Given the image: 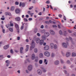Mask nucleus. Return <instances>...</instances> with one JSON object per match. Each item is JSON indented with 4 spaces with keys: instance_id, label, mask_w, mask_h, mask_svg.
Wrapping results in <instances>:
<instances>
[{
    "instance_id": "31",
    "label": "nucleus",
    "mask_w": 76,
    "mask_h": 76,
    "mask_svg": "<svg viewBox=\"0 0 76 76\" xmlns=\"http://www.w3.org/2000/svg\"><path fill=\"white\" fill-rule=\"evenodd\" d=\"M5 62H6V63H7V64H10V61H9L8 60L6 61Z\"/></svg>"
},
{
    "instance_id": "1",
    "label": "nucleus",
    "mask_w": 76,
    "mask_h": 76,
    "mask_svg": "<svg viewBox=\"0 0 76 76\" xmlns=\"http://www.w3.org/2000/svg\"><path fill=\"white\" fill-rule=\"evenodd\" d=\"M31 46L30 47V50H32V48H35V42L34 40H32L31 44Z\"/></svg>"
},
{
    "instance_id": "28",
    "label": "nucleus",
    "mask_w": 76,
    "mask_h": 76,
    "mask_svg": "<svg viewBox=\"0 0 76 76\" xmlns=\"http://www.w3.org/2000/svg\"><path fill=\"white\" fill-rule=\"evenodd\" d=\"M38 57H37L35 59V62H38Z\"/></svg>"
},
{
    "instance_id": "4",
    "label": "nucleus",
    "mask_w": 76,
    "mask_h": 76,
    "mask_svg": "<svg viewBox=\"0 0 76 76\" xmlns=\"http://www.w3.org/2000/svg\"><path fill=\"white\" fill-rule=\"evenodd\" d=\"M49 49V46L48 45H46L44 47V49L46 51H47Z\"/></svg>"
},
{
    "instance_id": "34",
    "label": "nucleus",
    "mask_w": 76,
    "mask_h": 76,
    "mask_svg": "<svg viewBox=\"0 0 76 76\" xmlns=\"http://www.w3.org/2000/svg\"><path fill=\"white\" fill-rule=\"evenodd\" d=\"M52 27L53 28H57V26L56 25H53L52 26Z\"/></svg>"
},
{
    "instance_id": "56",
    "label": "nucleus",
    "mask_w": 76,
    "mask_h": 76,
    "mask_svg": "<svg viewBox=\"0 0 76 76\" xmlns=\"http://www.w3.org/2000/svg\"><path fill=\"white\" fill-rule=\"evenodd\" d=\"M37 32V28L35 29V30H34V32L35 33H36V32Z\"/></svg>"
},
{
    "instance_id": "39",
    "label": "nucleus",
    "mask_w": 76,
    "mask_h": 76,
    "mask_svg": "<svg viewBox=\"0 0 76 76\" xmlns=\"http://www.w3.org/2000/svg\"><path fill=\"white\" fill-rule=\"evenodd\" d=\"M55 49H56L57 48V45H54V47Z\"/></svg>"
},
{
    "instance_id": "45",
    "label": "nucleus",
    "mask_w": 76,
    "mask_h": 76,
    "mask_svg": "<svg viewBox=\"0 0 76 76\" xmlns=\"http://www.w3.org/2000/svg\"><path fill=\"white\" fill-rule=\"evenodd\" d=\"M33 7H34L33 6L31 7H30L29 8V10H31V9H32Z\"/></svg>"
},
{
    "instance_id": "10",
    "label": "nucleus",
    "mask_w": 76,
    "mask_h": 76,
    "mask_svg": "<svg viewBox=\"0 0 76 76\" xmlns=\"http://www.w3.org/2000/svg\"><path fill=\"white\" fill-rule=\"evenodd\" d=\"M64 48H67V45L65 43H63L62 44Z\"/></svg>"
},
{
    "instance_id": "64",
    "label": "nucleus",
    "mask_w": 76,
    "mask_h": 76,
    "mask_svg": "<svg viewBox=\"0 0 76 76\" xmlns=\"http://www.w3.org/2000/svg\"><path fill=\"white\" fill-rule=\"evenodd\" d=\"M58 28H61V27H60V25H58Z\"/></svg>"
},
{
    "instance_id": "14",
    "label": "nucleus",
    "mask_w": 76,
    "mask_h": 76,
    "mask_svg": "<svg viewBox=\"0 0 76 76\" xmlns=\"http://www.w3.org/2000/svg\"><path fill=\"white\" fill-rule=\"evenodd\" d=\"M66 57H67L69 56H70V53L69 52H68L66 53Z\"/></svg>"
},
{
    "instance_id": "37",
    "label": "nucleus",
    "mask_w": 76,
    "mask_h": 76,
    "mask_svg": "<svg viewBox=\"0 0 76 76\" xmlns=\"http://www.w3.org/2000/svg\"><path fill=\"white\" fill-rule=\"evenodd\" d=\"M59 34L61 35L63 34V32H62V31H61V30L59 31Z\"/></svg>"
},
{
    "instance_id": "55",
    "label": "nucleus",
    "mask_w": 76,
    "mask_h": 76,
    "mask_svg": "<svg viewBox=\"0 0 76 76\" xmlns=\"http://www.w3.org/2000/svg\"><path fill=\"white\" fill-rule=\"evenodd\" d=\"M26 48H27L28 49H29V45H26Z\"/></svg>"
},
{
    "instance_id": "22",
    "label": "nucleus",
    "mask_w": 76,
    "mask_h": 76,
    "mask_svg": "<svg viewBox=\"0 0 76 76\" xmlns=\"http://www.w3.org/2000/svg\"><path fill=\"white\" fill-rule=\"evenodd\" d=\"M9 31H10L12 32L13 31V28H10L9 29Z\"/></svg>"
},
{
    "instance_id": "57",
    "label": "nucleus",
    "mask_w": 76,
    "mask_h": 76,
    "mask_svg": "<svg viewBox=\"0 0 76 76\" xmlns=\"http://www.w3.org/2000/svg\"><path fill=\"white\" fill-rule=\"evenodd\" d=\"M61 63H64L62 59H61Z\"/></svg>"
},
{
    "instance_id": "59",
    "label": "nucleus",
    "mask_w": 76,
    "mask_h": 76,
    "mask_svg": "<svg viewBox=\"0 0 76 76\" xmlns=\"http://www.w3.org/2000/svg\"><path fill=\"white\" fill-rule=\"evenodd\" d=\"M17 38V40H20V37H18Z\"/></svg>"
},
{
    "instance_id": "52",
    "label": "nucleus",
    "mask_w": 76,
    "mask_h": 76,
    "mask_svg": "<svg viewBox=\"0 0 76 76\" xmlns=\"http://www.w3.org/2000/svg\"><path fill=\"white\" fill-rule=\"evenodd\" d=\"M23 29V26H22L21 27V29L22 30Z\"/></svg>"
},
{
    "instance_id": "27",
    "label": "nucleus",
    "mask_w": 76,
    "mask_h": 76,
    "mask_svg": "<svg viewBox=\"0 0 76 76\" xmlns=\"http://www.w3.org/2000/svg\"><path fill=\"white\" fill-rule=\"evenodd\" d=\"M44 63L45 64H47V59H45L44 60Z\"/></svg>"
},
{
    "instance_id": "43",
    "label": "nucleus",
    "mask_w": 76,
    "mask_h": 76,
    "mask_svg": "<svg viewBox=\"0 0 76 76\" xmlns=\"http://www.w3.org/2000/svg\"><path fill=\"white\" fill-rule=\"evenodd\" d=\"M5 14L6 15H9V14L8 12H6Z\"/></svg>"
},
{
    "instance_id": "38",
    "label": "nucleus",
    "mask_w": 76,
    "mask_h": 76,
    "mask_svg": "<svg viewBox=\"0 0 76 76\" xmlns=\"http://www.w3.org/2000/svg\"><path fill=\"white\" fill-rule=\"evenodd\" d=\"M58 17H59V18H61V17L62 16V15H61V14H59L58 15Z\"/></svg>"
},
{
    "instance_id": "44",
    "label": "nucleus",
    "mask_w": 76,
    "mask_h": 76,
    "mask_svg": "<svg viewBox=\"0 0 76 76\" xmlns=\"http://www.w3.org/2000/svg\"><path fill=\"white\" fill-rule=\"evenodd\" d=\"M46 3H47V4H50V1H46Z\"/></svg>"
},
{
    "instance_id": "18",
    "label": "nucleus",
    "mask_w": 76,
    "mask_h": 76,
    "mask_svg": "<svg viewBox=\"0 0 76 76\" xmlns=\"http://www.w3.org/2000/svg\"><path fill=\"white\" fill-rule=\"evenodd\" d=\"M35 57V54H33L32 55V57H31V58H32V60H34Z\"/></svg>"
},
{
    "instance_id": "16",
    "label": "nucleus",
    "mask_w": 76,
    "mask_h": 76,
    "mask_svg": "<svg viewBox=\"0 0 76 76\" xmlns=\"http://www.w3.org/2000/svg\"><path fill=\"white\" fill-rule=\"evenodd\" d=\"M54 63L56 65H58L59 64V61H56Z\"/></svg>"
},
{
    "instance_id": "24",
    "label": "nucleus",
    "mask_w": 76,
    "mask_h": 76,
    "mask_svg": "<svg viewBox=\"0 0 76 76\" xmlns=\"http://www.w3.org/2000/svg\"><path fill=\"white\" fill-rule=\"evenodd\" d=\"M76 56V54L74 53H73L72 54V57H75Z\"/></svg>"
},
{
    "instance_id": "5",
    "label": "nucleus",
    "mask_w": 76,
    "mask_h": 76,
    "mask_svg": "<svg viewBox=\"0 0 76 76\" xmlns=\"http://www.w3.org/2000/svg\"><path fill=\"white\" fill-rule=\"evenodd\" d=\"M15 26L17 30H18L19 29V25H18V24H15Z\"/></svg>"
},
{
    "instance_id": "47",
    "label": "nucleus",
    "mask_w": 76,
    "mask_h": 76,
    "mask_svg": "<svg viewBox=\"0 0 76 76\" xmlns=\"http://www.w3.org/2000/svg\"><path fill=\"white\" fill-rule=\"evenodd\" d=\"M66 63L67 64H69L70 63V61L68 60L66 61Z\"/></svg>"
},
{
    "instance_id": "2",
    "label": "nucleus",
    "mask_w": 76,
    "mask_h": 76,
    "mask_svg": "<svg viewBox=\"0 0 76 76\" xmlns=\"http://www.w3.org/2000/svg\"><path fill=\"white\" fill-rule=\"evenodd\" d=\"M44 55L47 57H49V56L50 55V53H49V52L48 51L45 52L44 53Z\"/></svg>"
},
{
    "instance_id": "9",
    "label": "nucleus",
    "mask_w": 76,
    "mask_h": 76,
    "mask_svg": "<svg viewBox=\"0 0 76 76\" xmlns=\"http://www.w3.org/2000/svg\"><path fill=\"white\" fill-rule=\"evenodd\" d=\"M15 20L16 21H20V17H18L15 18Z\"/></svg>"
},
{
    "instance_id": "21",
    "label": "nucleus",
    "mask_w": 76,
    "mask_h": 76,
    "mask_svg": "<svg viewBox=\"0 0 76 76\" xmlns=\"http://www.w3.org/2000/svg\"><path fill=\"white\" fill-rule=\"evenodd\" d=\"M39 57L40 58H42V57H43V54L42 53H40L39 54Z\"/></svg>"
},
{
    "instance_id": "42",
    "label": "nucleus",
    "mask_w": 76,
    "mask_h": 76,
    "mask_svg": "<svg viewBox=\"0 0 76 76\" xmlns=\"http://www.w3.org/2000/svg\"><path fill=\"white\" fill-rule=\"evenodd\" d=\"M45 30H41V32L42 33H44V32H45Z\"/></svg>"
},
{
    "instance_id": "33",
    "label": "nucleus",
    "mask_w": 76,
    "mask_h": 76,
    "mask_svg": "<svg viewBox=\"0 0 76 76\" xmlns=\"http://www.w3.org/2000/svg\"><path fill=\"white\" fill-rule=\"evenodd\" d=\"M10 26H13V24L12 23V22H10Z\"/></svg>"
},
{
    "instance_id": "7",
    "label": "nucleus",
    "mask_w": 76,
    "mask_h": 76,
    "mask_svg": "<svg viewBox=\"0 0 76 76\" xmlns=\"http://www.w3.org/2000/svg\"><path fill=\"white\" fill-rule=\"evenodd\" d=\"M50 47L51 48L53 49L54 48V44L53 43H51L50 44Z\"/></svg>"
},
{
    "instance_id": "15",
    "label": "nucleus",
    "mask_w": 76,
    "mask_h": 76,
    "mask_svg": "<svg viewBox=\"0 0 76 76\" xmlns=\"http://www.w3.org/2000/svg\"><path fill=\"white\" fill-rule=\"evenodd\" d=\"M41 69L43 72H46V69H45L43 67H41Z\"/></svg>"
},
{
    "instance_id": "48",
    "label": "nucleus",
    "mask_w": 76,
    "mask_h": 76,
    "mask_svg": "<svg viewBox=\"0 0 76 76\" xmlns=\"http://www.w3.org/2000/svg\"><path fill=\"white\" fill-rule=\"evenodd\" d=\"M45 23H47V24H49V22L48 21H45Z\"/></svg>"
},
{
    "instance_id": "49",
    "label": "nucleus",
    "mask_w": 76,
    "mask_h": 76,
    "mask_svg": "<svg viewBox=\"0 0 76 76\" xmlns=\"http://www.w3.org/2000/svg\"><path fill=\"white\" fill-rule=\"evenodd\" d=\"M28 14H29V15H31V11H28Z\"/></svg>"
},
{
    "instance_id": "30",
    "label": "nucleus",
    "mask_w": 76,
    "mask_h": 76,
    "mask_svg": "<svg viewBox=\"0 0 76 76\" xmlns=\"http://www.w3.org/2000/svg\"><path fill=\"white\" fill-rule=\"evenodd\" d=\"M39 64H42V60H39Z\"/></svg>"
},
{
    "instance_id": "11",
    "label": "nucleus",
    "mask_w": 76,
    "mask_h": 76,
    "mask_svg": "<svg viewBox=\"0 0 76 76\" xmlns=\"http://www.w3.org/2000/svg\"><path fill=\"white\" fill-rule=\"evenodd\" d=\"M21 6H22V7H24L25 6V3H23L22 4V2H20V7H21Z\"/></svg>"
},
{
    "instance_id": "12",
    "label": "nucleus",
    "mask_w": 76,
    "mask_h": 76,
    "mask_svg": "<svg viewBox=\"0 0 76 76\" xmlns=\"http://www.w3.org/2000/svg\"><path fill=\"white\" fill-rule=\"evenodd\" d=\"M50 33L52 35H54V34H55V32H54V31L52 30H50Z\"/></svg>"
},
{
    "instance_id": "20",
    "label": "nucleus",
    "mask_w": 76,
    "mask_h": 76,
    "mask_svg": "<svg viewBox=\"0 0 76 76\" xmlns=\"http://www.w3.org/2000/svg\"><path fill=\"white\" fill-rule=\"evenodd\" d=\"M11 11H13L15 10V7L12 6L11 7Z\"/></svg>"
},
{
    "instance_id": "58",
    "label": "nucleus",
    "mask_w": 76,
    "mask_h": 76,
    "mask_svg": "<svg viewBox=\"0 0 76 76\" xmlns=\"http://www.w3.org/2000/svg\"><path fill=\"white\" fill-rule=\"evenodd\" d=\"M49 22L50 23H53V21H51V20H49Z\"/></svg>"
},
{
    "instance_id": "61",
    "label": "nucleus",
    "mask_w": 76,
    "mask_h": 76,
    "mask_svg": "<svg viewBox=\"0 0 76 76\" xmlns=\"http://www.w3.org/2000/svg\"><path fill=\"white\" fill-rule=\"evenodd\" d=\"M41 28H42V29H43V28H44V26H43V25H42L41 26Z\"/></svg>"
},
{
    "instance_id": "41",
    "label": "nucleus",
    "mask_w": 76,
    "mask_h": 76,
    "mask_svg": "<svg viewBox=\"0 0 76 76\" xmlns=\"http://www.w3.org/2000/svg\"><path fill=\"white\" fill-rule=\"evenodd\" d=\"M54 57V53H52V57Z\"/></svg>"
},
{
    "instance_id": "25",
    "label": "nucleus",
    "mask_w": 76,
    "mask_h": 76,
    "mask_svg": "<svg viewBox=\"0 0 76 76\" xmlns=\"http://www.w3.org/2000/svg\"><path fill=\"white\" fill-rule=\"evenodd\" d=\"M6 27L7 28H10V25H6Z\"/></svg>"
},
{
    "instance_id": "32",
    "label": "nucleus",
    "mask_w": 76,
    "mask_h": 76,
    "mask_svg": "<svg viewBox=\"0 0 76 76\" xmlns=\"http://www.w3.org/2000/svg\"><path fill=\"white\" fill-rule=\"evenodd\" d=\"M36 41L37 43L38 44V38H37L36 39Z\"/></svg>"
},
{
    "instance_id": "46",
    "label": "nucleus",
    "mask_w": 76,
    "mask_h": 76,
    "mask_svg": "<svg viewBox=\"0 0 76 76\" xmlns=\"http://www.w3.org/2000/svg\"><path fill=\"white\" fill-rule=\"evenodd\" d=\"M28 69L29 71H31L32 70V68H30L29 69V68H28Z\"/></svg>"
},
{
    "instance_id": "62",
    "label": "nucleus",
    "mask_w": 76,
    "mask_h": 76,
    "mask_svg": "<svg viewBox=\"0 0 76 76\" xmlns=\"http://www.w3.org/2000/svg\"><path fill=\"white\" fill-rule=\"evenodd\" d=\"M69 39L70 40H71V41H72V38L70 37H69Z\"/></svg>"
},
{
    "instance_id": "6",
    "label": "nucleus",
    "mask_w": 76,
    "mask_h": 76,
    "mask_svg": "<svg viewBox=\"0 0 76 76\" xmlns=\"http://www.w3.org/2000/svg\"><path fill=\"white\" fill-rule=\"evenodd\" d=\"M23 48L21 47L20 48V53L22 54L23 53Z\"/></svg>"
},
{
    "instance_id": "53",
    "label": "nucleus",
    "mask_w": 76,
    "mask_h": 76,
    "mask_svg": "<svg viewBox=\"0 0 76 76\" xmlns=\"http://www.w3.org/2000/svg\"><path fill=\"white\" fill-rule=\"evenodd\" d=\"M1 20H4V19H5V18H1Z\"/></svg>"
},
{
    "instance_id": "50",
    "label": "nucleus",
    "mask_w": 76,
    "mask_h": 76,
    "mask_svg": "<svg viewBox=\"0 0 76 76\" xmlns=\"http://www.w3.org/2000/svg\"><path fill=\"white\" fill-rule=\"evenodd\" d=\"M61 53L62 56H65V54H64V53H63V51H61Z\"/></svg>"
},
{
    "instance_id": "26",
    "label": "nucleus",
    "mask_w": 76,
    "mask_h": 76,
    "mask_svg": "<svg viewBox=\"0 0 76 76\" xmlns=\"http://www.w3.org/2000/svg\"><path fill=\"white\" fill-rule=\"evenodd\" d=\"M34 51L35 53H37V52H38V50H37V48H35L34 49Z\"/></svg>"
},
{
    "instance_id": "51",
    "label": "nucleus",
    "mask_w": 76,
    "mask_h": 76,
    "mask_svg": "<svg viewBox=\"0 0 76 76\" xmlns=\"http://www.w3.org/2000/svg\"><path fill=\"white\" fill-rule=\"evenodd\" d=\"M64 72L65 73V74H67V71L66 70H64Z\"/></svg>"
},
{
    "instance_id": "8",
    "label": "nucleus",
    "mask_w": 76,
    "mask_h": 76,
    "mask_svg": "<svg viewBox=\"0 0 76 76\" xmlns=\"http://www.w3.org/2000/svg\"><path fill=\"white\" fill-rule=\"evenodd\" d=\"M9 47V45H8L5 46L4 47V50H6V49H7Z\"/></svg>"
},
{
    "instance_id": "19",
    "label": "nucleus",
    "mask_w": 76,
    "mask_h": 76,
    "mask_svg": "<svg viewBox=\"0 0 76 76\" xmlns=\"http://www.w3.org/2000/svg\"><path fill=\"white\" fill-rule=\"evenodd\" d=\"M46 37H45V35H44V36L43 35L42 36V39H43L44 40H45V39H46Z\"/></svg>"
},
{
    "instance_id": "29",
    "label": "nucleus",
    "mask_w": 76,
    "mask_h": 76,
    "mask_svg": "<svg viewBox=\"0 0 76 76\" xmlns=\"http://www.w3.org/2000/svg\"><path fill=\"white\" fill-rule=\"evenodd\" d=\"M28 69H29V68H32V66L31 65H29L28 66Z\"/></svg>"
},
{
    "instance_id": "36",
    "label": "nucleus",
    "mask_w": 76,
    "mask_h": 76,
    "mask_svg": "<svg viewBox=\"0 0 76 76\" xmlns=\"http://www.w3.org/2000/svg\"><path fill=\"white\" fill-rule=\"evenodd\" d=\"M24 22H28V20L26 18H24Z\"/></svg>"
},
{
    "instance_id": "23",
    "label": "nucleus",
    "mask_w": 76,
    "mask_h": 76,
    "mask_svg": "<svg viewBox=\"0 0 76 76\" xmlns=\"http://www.w3.org/2000/svg\"><path fill=\"white\" fill-rule=\"evenodd\" d=\"M38 71L39 75H41V73H42V71L40 69H39Z\"/></svg>"
},
{
    "instance_id": "60",
    "label": "nucleus",
    "mask_w": 76,
    "mask_h": 76,
    "mask_svg": "<svg viewBox=\"0 0 76 76\" xmlns=\"http://www.w3.org/2000/svg\"><path fill=\"white\" fill-rule=\"evenodd\" d=\"M32 20V18H30L28 19V20L29 21Z\"/></svg>"
},
{
    "instance_id": "35",
    "label": "nucleus",
    "mask_w": 76,
    "mask_h": 76,
    "mask_svg": "<svg viewBox=\"0 0 76 76\" xmlns=\"http://www.w3.org/2000/svg\"><path fill=\"white\" fill-rule=\"evenodd\" d=\"M10 52L11 54H13V50L11 49L10 50Z\"/></svg>"
},
{
    "instance_id": "54",
    "label": "nucleus",
    "mask_w": 76,
    "mask_h": 76,
    "mask_svg": "<svg viewBox=\"0 0 76 76\" xmlns=\"http://www.w3.org/2000/svg\"><path fill=\"white\" fill-rule=\"evenodd\" d=\"M15 4L16 5H18V4H19V3L18 2H16L15 3Z\"/></svg>"
},
{
    "instance_id": "40",
    "label": "nucleus",
    "mask_w": 76,
    "mask_h": 76,
    "mask_svg": "<svg viewBox=\"0 0 76 76\" xmlns=\"http://www.w3.org/2000/svg\"><path fill=\"white\" fill-rule=\"evenodd\" d=\"M64 19L65 20H66V17L65 16H64Z\"/></svg>"
},
{
    "instance_id": "13",
    "label": "nucleus",
    "mask_w": 76,
    "mask_h": 76,
    "mask_svg": "<svg viewBox=\"0 0 76 76\" xmlns=\"http://www.w3.org/2000/svg\"><path fill=\"white\" fill-rule=\"evenodd\" d=\"M20 12V10L19 9H16L15 10V13L17 14L19 13Z\"/></svg>"
},
{
    "instance_id": "17",
    "label": "nucleus",
    "mask_w": 76,
    "mask_h": 76,
    "mask_svg": "<svg viewBox=\"0 0 76 76\" xmlns=\"http://www.w3.org/2000/svg\"><path fill=\"white\" fill-rule=\"evenodd\" d=\"M43 43L44 40H41L39 42V44L40 45H42Z\"/></svg>"
},
{
    "instance_id": "63",
    "label": "nucleus",
    "mask_w": 76,
    "mask_h": 76,
    "mask_svg": "<svg viewBox=\"0 0 76 76\" xmlns=\"http://www.w3.org/2000/svg\"><path fill=\"white\" fill-rule=\"evenodd\" d=\"M5 30H4V29H3L2 30V32H3V33H5Z\"/></svg>"
},
{
    "instance_id": "3",
    "label": "nucleus",
    "mask_w": 76,
    "mask_h": 76,
    "mask_svg": "<svg viewBox=\"0 0 76 76\" xmlns=\"http://www.w3.org/2000/svg\"><path fill=\"white\" fill-rule=\"evenodd\" d=\"M44 35L46 37H48L50 35V34L48 32H46L44 33Z\"/></svg>"
}]
</instances>
